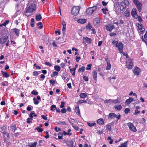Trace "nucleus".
Returning <instances> with one entry per match:
<instances>
[{
    "mask_svg": "<svg viewBox=\"0 0 147 147\" xmlns=\"http://www.w3.org/2000/svg\"><path fill=\"white\" fill-rule=\"evenodd\" d=\"M35 130H37L38 132H42L43 131V129H42L40 128L39 127H36L35 128Z\"/></svg>",
    "mask_w": 147,
    "mask_h": 147,
    "instance_id": "nucleus-34",
    "label": "nucleus"
},
{
    "mask_svg": "<svg viewBox=\"0 0 147 147\" xmlns=\"http://www.w3.org/2000/svg\"><path fill=\"white\" fill-rule=\"evenodd\" d=\"M127 141L125 142L123 144H121V146H119L118 147H127Z\"/></svg>",
    "mask_w": 147,
    "mask_h": 147,
    "instance_id": "nucleus-35",
    "label": "nucleus"
},
{
    "mask_svg": "<svg viewBox=\"0 0 147 147\" xmlns=\"http://www.w3.org/2000/svg\"><path fill=\"white\" fill-rule=\"evenodd\" d=\"M80 9L79 6H75L73 7L71 10V13L74 16L77 15L79 12Z\"/></svg>",
    "mask_w": 147,
    "mask_h": 147,
    "instance_id": "nucleus-6",
    "label": "nucleus"
},
{
    "mask_svg": "<svg viewBox=\"0 0 147 147\" xmlns=\"http://www.w3.org/2000/svg\"><path fill=\"white\" fill-rule=\"evenodd\" d=\"M107 140H110V141L109 142V143L110 144H111L113 143V140L111 138L110 136H109L108 137Z\"/></svg>",
    "mask_w": 147,
    "mask_h": 147,
    "instance_id": "nucleus-55",
    "label": "nucleus"
},
{
    "mask_svg": "<svg viewBox=\"0 0 147 147\" xmlns=\"http://www.w3.org/2000/svg\"><path fill=\"white\" fill-rule=\"evenodd\" d=\"M129 4V2L128 0H124L120 4V9L121 11H123L125 9L127 6Z\"/></svg>",
    "mask_w": 147,
    "mask_h": 147,
    "instance_id": "nucleus-2",
    "label": "nucleus"
},
{
    "mask_svg": "<svg viewBox=\"0 0 147 147\" xmlns=\"http://www.w3.org/2000/svg\"><path fill=\"white\" fill-rule=\"evenodd\" d=\"M107 66L106 68V69L107 70H109L110 69L111 67V65L110 64L109 60H107Z\"/></svg>",
    "mask_w": 147,
    "mask_h": 147,
    "instance_id": "nucleus-25",
    "label": "nucleus"
},
{
    "mask_svg": "<svg viewBox=\"0 0 147 147\" xmlns=\"http://www.w3.org/2000/svg\"><path fill=\"white\" fill-rule=\"evenodd\" d=\"M96 6H93L92 7L88 8L86 10V14L87 15H91L96 10Z\"/></svg>",
    "mask_w": 147,
    "mask_h": 147,
    "instance_id": "nucleus-4",
    "label": "nucleus"
},
{
    "mask_svg": "<svg viewBox=\"0 0 147 147\" xmlns=\"http://www.w3.org/2000/svg\"><path fill=\"white\" fill-rule=\"evenodd\" d=\"M36 10V5L34 3L31 4L27 8L26 12L27 13H31Z\"/></svg>",
    "mask_w": 147,
    "mask_h": 147,
    "instance_id": "nucleus-3",
    "label": "nucleus"
},
{
    "mask_svg": "<svg viewBox=\"0 0 147 147\" xmlns=\"http://www.w3.org/2000/svg\"><path fill=\"white\" fill-rule=\"evenodd\" d=\"M54 68L55 69L57 72L60 71L61 70V68L58 65H55L54 67Z\"/></svg>",
    "mask_w": 147,
    "mask_h": 147,
    "instance_id": "nucleus-27",
    "label": "nucleus"
},
{
    "mask_svg": "<svg viewBox=\"0 0 147 147\" xmlns=\"http://www.w3.org/2000/svg\"><path fill=\"white\" fill-rule=\"evenodd\" d=\"M13 32L15 33L16 35L17 36H18L20 34V30L18 29L17 28H14L12 29Z\"/></svg>",
    "mask_w": 147,
    "mask_h": 147,
    "instance_id": "nucleus-18",
    "label": "nucleus"
},
{
    "mask_svg": "<svg viewBox=\"0 0 147 147\" xmlns=\"http://www.w3.org/2000/svg\"><path fill=\"white\" fill-rule=\"evenodd\" d=\"M93 23L94 26L98 27L100 25V20L98 18H95L93 20Z\"/></svg>",
    "mask_w": 147,
    "mask_h": 147,
    "instance_id": "nucleus-10",
    "label": "nucleus"
},
{
    "mask_svg": "<svg viewBox=\"0 0 147 147\" xmlns=\"http://www.w3.org/2000/svg\"><path fill=\"white\" fill-rule=\"evenodd\" d=\"M34 24V18H32L31 19V22L30 25L32 27H33Z\"/></svg>",
    "mask_w": 147,
    "mask_h": 147,
    "instance_id": "nucleus-42",
    "label": "nucleus"
},
{
    "mask_svg": "<svg viewBox=\"0 0 147 147\" xmlns=\"http://www.w3.org/2000/svg\"><path fill=\"white\" fill-rule=\"evenodd\" d=\"M42 19V17L40 14H37L36 16V20L37 21H40Z\"/></svg>",
    "mask_w": 147,
    "mask_h": 147,
    "instance_id": "nucleus-26",
    "label": "nucleus"
},
{
    "mask_svg": "<svg viewBox=\"0 0 147 147\" xmlns=\"http://www.w3.org/2000/svg\"><path fill=\"white\" fill-rule=\"evenodd\" d=\"M31 93L34 95H36L38 94V93L36 90H34L31 92Z\"/></svg>",
    "mask_w": 147,
    "mask_h": 147,
    "instance_id": "nucleus-44",
    "label": "nucleus"
},
{
    "mask_svg": "<svg viewBox=\"0 0 147 147\" xmlns=\"http://www.w3.org/2000/svg\"><path fill=\"white\" fill-rule=\"evenodd\" d=\"M76 70V68L74 67L73 68L71 69L70 71L71 73H72V75L74 76L75 74V70Z\"/></svg>",
    "mask_w": 147,
    "mask_h": 147,
    "instance_id": "nucleus-28",
    "label": "nucleus"
},
{
    "mask_svg": "<svg viewBox=\"0 0 147 147\" xmlns=\"http://www.w3.org/2000/svg\"><path fill=\"white\" fill-rule=\"evenodd\" d=\"M8 38L7 36H3L0 38V42L2 44H3L7 42Z\"/></svg>",
    "mask_w": 147,
    "mask_h": 147,
    "instance_id": "nucleus-12",
    "label": "nucleus"
},
{
    "mask_svg": "<svg viewBox=\"0 0 147 147\" xmlns=\"http://www.w3.org/2000/svg\"><path fill=\"white\" fill-rule=\"evenodd\" d=\"M106 129L109 131H110L111 130V127L110 125L109 124H107L106 125Z\"/></svg>",
    "mask_w": 147,
    "mask_h": 147,
    "instance_id": "nucleus-53",
    "label": "nucleus"
},
{
    "mask_svg": "<svg viewBox=\"0 0 147 147\" xmlns=\"http://www.w3.org/2000/svg\"><path fill=\"white\" fill-rule=\"evenodd\" d=\"M62 113H65L66 112V110L64 108L61 109V111Z\"/></svg>",
    "mask_w": 147,
    "mask_h": 147,
    "instance_id": "nucleus-61",
    "label": "nucleus"
},
{
    "mask_svg": "<svg viewBox=\"0 0 147 147\" xmlns=\"http://www.w3.org/2000/svg\"><path fill=\"white\" fill-rule=\"evenodd\" d=\"M124 14L126 17H129L130 15L129 12L127 9L124 12Z\"/></svg>",
    "mask_w": 147,
    "mask_h": 147,
    "instance_id": "nucleus-37",
    "label": "nucleus"
},
{
    "mask_svg": "<svg viewBox=\"0 0 147 147\" xmlns=\"http://www.w3.org/2000/svg\"><path fill=\"white\" fill-rule=\"evenodd\" d=\"M96 123L95 122H93L92 123H90L89 122L87 123L88 125L90 127H91L92 126H95L96 125Z\"/></svg>",
    "mask_w": 147,
    "mask_h": 147,
    "instance_id": "nucleus-43",
    "label": "nucleus"
},
{
    "mask_svg": "<svg viewBox=\"0 0 147 147\" xmlns=\"http://www.w3.org/2000/svg\"><path fill=\"white\" fill-rule=\"evenodd\" d=\"M92 66L91 64H89L87 65L88 67L86 68V70H90L91 69V66Z\"/></svg>",
    "mask_w": 147,
    "mask_h": 147,
    "instance_id": "nucleus-56",
    "label": "nucleus"
},
{
    "mask_svg": "<svg viewBox=\"0 0 147 147\" xmlns=\"http://www.w3.org/2000/svg\"><path fill=\"white\" fill-rule=\"evenodd\" d=\"M122 53L123 54V55L125 56L127 58L129 57V56H128V54L127 53H125L124 52H123V51H122V53Z\"/></svg>",
    "mask_w": 147,
    "mask_h": 147,
    "instance_id": "nucleus-60",
    "label": "nucleus"
},
{
    "mask_svg": "<svg viewBox=\"0 0 147 147\" xmlns=\"http://www.w3.org/2000/svg\"><path fill=\"white\" fill-rule=\"evenodd\" d=\"M87 102V101L86 100H79L77 102L78 104H82Z\"/></svg>",
    "mask_w": 147,
    "mask_h": 147,
    "instance_id": "nucleus-51",
    "label": "nucleus"
},
{
    "mask_svg": "<svg viewBox=\"0 0 147 147\" xmlns=\"http://www.w3.org/2000/svg\"><path fill=\"white\" fill-rule=\"evenodd\" d=\"M39 25H40V26H39L38 27L40 29L42 28V27H43V26H42V23L41 22H40L38 23L37 24V26H38Z\"/></svg>",
    "mask_w": 147,
    "mask_h": 147,
    "instance_id": "nucleus-41",
    "label": "nucleus"
},
{
    "mask_svg": "<svg viewBox=\"0 0 147 147\" xmlns=\"http://www.w3.org/2000/svg\"><path fill=\"white\" fill-rule=\"evenodd\" d=\"M85 71V67L84 66H82L78 69V72H84Z\"/></svg>",
    "mask_w": 147,
    "mask_h": 147,
    "instance_id": "nucleus-30",
    "label": "nucleus"
},
{
    "mask_svg": "<svg viewBox=\"0 0 147 147\" xmlns=\"http://www.w3.org/2000/svg\"><path fill=\"white\" fill-rule=\"evenodd\" d=\"M83 78L85 81H87L88 80V77L86 76H83Z\"/></svg>",
    "mask_w": 147,
    "mask_h": 147,
    "instance_id": "nucleus-59",
    "label": "nucleus"
},
{
    "mask_svg": "<svg viewBox=\"0 0 147 147\" xmlns=\"http://www.w3.org/2000/svg\"><path fill=\"white\" fill-rule=\"evenodd\" d=\"M50 82L52 84V86H54L55 83V81L53 79L50 80Z\"/></svg>",
    "mask_w": 147,
    "mask_h": 147,
    "instance_id": "nucleus-54",
    "label": "nucleus"
},
{
    "mask_svg": "<svg viewBox=\"0 0 147 147\" xmlns=\"http://www.w3.org/2000/svg\"><path fill=\"white\" fill-rule=\"evenodd\" d=\"M58 74V73L57 71H53L51 75V77H53L57 75Z\"/></svg>",
    "mask_w": 147,
    "mask_h": 147,
    "instance_id": "nucleus-29",
    "label": "nucleus"
},
{
    "mask_svg": "<svg viewBox=\"0 0 147 147\" xmlns=\"http://www.w3.org/2000/svg\"><path fill=\"white\" fill-rule=\"evenodd\" d=\"M2 134L3 135V138H4V140H6L7 138L5 137V136H7V139H9L10 138L9 134V133H7L6 131H4L2 132Z\"/></svg>",
    "mask_w": 147,
    "mask_h": 147,
    "instance_id": "nucleus-17",
    "label": "nucleus"
},
{
    "mask_svg": "<svg viewBox=\"0 0 147 147\" xmlns=\"http://www.w3.org/2000/svg\"><path fill=\"white\" fill-rule=\"evenodd\" d=\"M131 15L135 18H137L138 15L137 13L136 10V8H133L131 12Z\"/></svg>",
    "mask_w": 147,
    "mask_h": 147,
    "instance_id": "nucleus-11",
    "label": "nucleus"
},
{
    "mask_svg": "<svg viewBox=\"0 0 147 147\" xmlns=\"http://www.w3.org/2000/svg\"><path fill=\"white\" fill-rule=\"evenodd\" d=\"M63 141L65 143L68 147H74V142L72 140L68 141L67 140H64Z\"/></svg>",
    "mask_w": 147,
    "mask_h": 147,
    "instance_id": "nucleus-9",
    "label": "nucleus"
},
{
    "mask_svg": "<svg viewBox=\"0 0 147 147\" xmlns=\"http://www.w3.org/2000/svg\"><path fill=\"white\" fill-rule=\"evenodd\" d=\"M32 119L28 118L27 119V122L28 123H32Z\"/></svg>",
    "mask_w": 147,
    "mask_h": 147,
    "instance_id": "nucleus-47",
    "label": "nucleus"
},
{
    "mask_svg": "<svg viewBox=\"0 0 147 147\" xmlns=\"http://www.w3.org/2000/svg\"><path fill=\"white\" fill-rule=\"evenodd\" d=\"M1 73L2 74L4 78H8L10 76L9 74H8L7 72L4 71H1Z\"/></svg>",
    "mask_w": 147,
    "mask_h": 147,
    "instance_id": "nucleus-21",
    "label": "nucleus"
},
{
    "mask_svg": "<svg viewBox=\"0 0 147 147\" xmlns=\"http://www.w3.org/2000/svg\"><path fill=\"white\" fill-rule=\"evenodd\" d=\"M33 74V76L36 77L37 76L38 74V71H34Z\"/></svg>",
    "mask_w": 147,
    "mask_h": 147,
    "instance_id": "nucleus-58",
    "label": "nucleus"
},
{
    "mask_svg": "<svg viewBox=\"0 0 147 147\" xmlns=\"http://www.w3.org/2000/svg\"><path fill=\"white\" fill-rule=\"evenodd\" d=\"M97 73L96 71L94 70L92 71V75L95 82L96 83L97 80Z\"/></svg>",
    "mask_w": 147,
    "mask_h": 147,
    "instance_id": "nucleus-16",
    "label": "nucleus"
},
{
    "mask_svg": "<svg viewBox=\"0 0 147 147\" xmlns=\"http://www.w3.org/2000/svg\"><path fill=\"white\" fill-rule=\"evenodd\" d=\"M72 126L73 127L76 131L78 130L79 127L77 126L74 125L73 123L72 124Z\"/></svg>",
    "mask_w": 147,
    "mask_h": 147,
    "instance_id": "nucleus-45",
    "label": "nucleus"
},
{
    "mask_svg": "<svg viewBox=\"0 0 147 147\" xmlns=\"http://www.w3.org/2000/svg\"><path fill=\"white\" fill-rule=\"evenodd\" d=\"M140 31V34H142L144 33L145 30V28H143V27H142L141 29H138Z\"/></svg>",
    "mask_w": 147,
    "mask_h": 147,
    "instance_id": "nucleus-48",
    "label": "nucleus"
},
{
    "mask_svg": "<svg viewBox=\"0 0 147 147\" xmlns=\"http://www.w3.org/2000/svg\"><path fill=\"white\" fill-rule=\"evenodd\" d=\"M113 113H109L108 117V119H113Z\"/></svg>",
    "mask_w": 147,
    "mask_h": 147,
    "instance_id": "nucleus-38",
    "label": "nucleus"
},
{
    "mask_svg": "<svg viewBox=\"0 0 147 147\" xmlns=\"http://www.w3.org/2000/svg\"><path fill=\"white\" fill-rule=\"evenodd\" d=\"M10 130L13 133L15 132L16 130L17 129L16 125L15 124L12 123L10 126Z\"/></svg>",
    "mask_w": 147,
    "mask_h": 147,
    "instance_id": "nucleus-15",
    "label": "nucleus"
},
{
    "mask_svg": "<svg viewBox=\"0 0 147 147\" xmlns=\"http://www.w3.org/2000/svg\"><path fill=\"white\" fill-rule=\"evenodd\" d=\"M132 61V59H128L127 60L126 62V66L129 69H132L134 66Z\"/></svg>",
    "mask_w": 147,
    "mask_h": 147,
    "instance_id": "nucleus-5",
    "label": "nucleus"
},
{
    "mask_svg": "<svg viewBox=\"0 0 147 147\" xmlns=\"http://www.w3.org/2000/svg\"><path fill=\"white\" fill-rule=\"evenodd\" d=\"M97 123L98 124L102 125L104 124V121L102 118H100L97 120Z\"/></svg>",
    "mask_w": 147,
    "mask_h": 147,
    "instance_id": "nucleus-23",
    "label": "nucleus"
},
{
    "mask_svg": "<svg viewBox=\"0 0 147 147\" xmlns=\"http://www.w3.org/2000/svg\"><path fill=\"white\" fill-rule=\"evenodd\" d=\"M136 26L138 27V29H141L142 27H144V26L142 24L141 22H140L138 23H137L136 24Z\"/></svg>",
    "mask_w": 147,
    "mask_h": 147,
    "instance_id": "nucleus-31",
    "label": "nucleus"
},
{
    "mask_svg": "<svg viewBox=\"0 0 147 147\" xmlns=\"http://www.w3.org/2000/svg\"><path fill=\"white\" fill-rule=\"evenodd\" d=\"M137 18H138V20L140 22H141L143 21L142 18L140 16H138Z\"/></svg>",
    "mask_w": 147,
    "mask_h": 147,
    "instance_id": "nucleus-63",
    "label": "nucleus"
},
{
    "mask_svg": "<svg viewBox=\"0 0 147 147\" xmlns=\"http://www.w3.org/2000/svg\"><path fill=\"white\" fill-rule=\"evenodd\" d=\"M112 43L118 49L119 53H122L123 51V45L122 42H119L118 43V41H115L114 40H113Z\"/></svg>",
    "mask_w": 147,
    "mask_h": 147,
    "instance_id": "nucleus-1",
    "label": "nucleus"
},
{
    "mask_svg": "<svg viewBox=\"0 0 147 147\" xmlns=\"http://www.w3.org/2000/svg\"><path fill=\"white\" fill-rule=\"evenodd\" d=\"M87 96L86 93H81L80 95V97L82 98H84Z\"/></svg>",
    "mask_w": 147,
    "mask_h": 147,
    "instance_id": "nucleus-32",
    "label": "nucleus"
},
{
    "mask_svg": "<svg viewBox=\"0 0 147 147\" xmlns=\"http://www.w3.org/2000/svg\"><path fill=\"white\" fill-rule=\"evenodd\" d=\"M133 3L136 5V7L139 12H141L142 10V5L138 0H134Z\"/></svg>",
    "mask_w": 147,
    "mask_h": 147,
    "instance_id": "nucleus-7",
    "label": "nucleus"
},
{
    "mask_svg": "<svg viewBox=\"0 0 147 147\" xmlns=\"http://www.w3.org/2000/svg\"><path fill=\"white\" fill-rule=\"evenodd\" d=\"M1 84L3 86H7L8 85V82L7 81L3 82Z\"/></svg>",
    "mask_w": 147,
    "mask_h": 147,
    "instance_id": "nucleus-52",
    "label": "nucleus"
},
{
    "mask_svg": "<svg viewBox=\"0 0 147 147\" xmlns=\"http://www.w3.org/2000/svg\"><path fill=\"white\" fill-rule=\"evenodd\" d=\"M101 10L102 11L103 13L105 14L107 13V11H108V10L106 7L102 8V9H101Z\"/></svg>",
    "mask_w": 147,
    "mask_h": 147,
    "instance_id": "nucleus-36",
    "label": "nucleus"
},
{
    "mask_svg": "<svg viewBox=\"0 0 147 147\" xmlns=\"http://www.w3.org/2000/svg\"><path fill=\"white\" fill-rule=\"evenodd\" d=\"M54 129H55V130L57 132L58 131H60L61 130V129L60 128H57V127H55Z\"/></svg>",
    "mask_w": 147,
    "mask_h": 147,
    "instance_id": "nucleus-64",
    "label": "nucleus"
},
{
    "mask_svg": "<svg viewBox=\"0 0 147 147\" xmlns=\"http://www.w3.org/2000/svg\"><path fill=\"white\" fill-rule=\"evenodd\" d=\"M62 26L63 28L62 30L63 33L64 34L65 33V31L66 28V24L64 20L62 21Z\"/></svg>",
    "mask_w": 147,
    "mask_h": 147,
    "instance_id": "nucleus-20",
    "label": "nucleus"
},
{
    "mask_svg": "<svg viewBox=\"0 0 147 147\" xmlns=\"http://www.w3.org/2000/svg\"><path fill=\"white\" fill-rule=\"evenodd\" d=\"M84 41L85 43H87L88 44L91 43L92 42V39L91 38H89L87 37H83V38Z\"/></svg>",
    "mask_w": 147,
    "mask_h": 147,
    "instance_id": "nucleus-13",
    "label": "nucleus"
},
{
    "mask_svg": "<svg viewBox=\"0 0 147 147\" xmlns=\"http://www.w3.org/2000/svg\"><path fill=\"white\" fill-rule=\"evenodd\" d=\"M129 129L134 132H136L137 131V129L133 124L131 122H129L127 124Z\"/></svg>",
    "mask_w": 147,
    "mask_h": 147,
    "instance_id": "nucleus-8",
    "label": "nucleus"
},
{
    "mask_svg": "<svg viewBox=\"0 0 147 147\" xmlns=\"http://www.w3.org/2000/svg\"><path fill=\"white\" fill-rule=\"evenodd\" d=\"M9 22V21L8 20H6L1 25V26H5L7 24H8Z\"/></svg>",
    "mask_w": 147,
    "mask_h": 147,
    "instance_id": "nucleus-40",
    "label": "nucleus"
},
{
    "mask_svg": "<svg viewBox=\"0 0 147 147\" xmlns=\"http://www.w3.org/2000/svg\"><path fill=\"white\" fill-rule=\"evenodd\" d=\"M114 108L118 111L120 110L122 108L121 105H119L117 106H114Z\"/></svg>",
    "mask_w": 147,
    "mask_h": 147,
    "instance_id": "nucleus-33",
    "label": "nucleus"
},
{
    "mask_svg": "<svg viewBox=\"0 0 147 147\" xmlns=\"http://www.w3.org/2000/svg\"><path fill=\"white\" fill-rule=\"evenodd\" d=\"M65 102H61V105L60 106V107L61 108H63L65 106Z\"/></svg>",
    "mask_w": 147,
    "mask_h": 147,
    "instance_id": "nucleus-62",
    "label": "nucleus"
},
{
    "mask_svg": "<svg viewBox=\"0 0 147 147\" xmlns=\"http://www.w3.org/2000/svg\"><path fill=\"white\" fill-rule=\"evenodd\" d=\"M37 143L36 142H35L33 143L31 145L29 146V147H36V145Z\"/></svg>",
    "mask_w": 147,
    "mask_h": 147,
    "instance_id": "nucleus-46",
    "label": "nucleus"
},
{
    "mask_svg": "<svg viewBox=\"0 0 147 147\" xmlns=\"http://www.w3.org/2000/svg\"><path fill=\"white\" fill-rule=\"evenodd\" d=\"M34 103L35 105H37L39 103V101L36 99L35 97H34L33 98Z\"/></svg>",
    "mask_w": 147,
    "mask_h": 147,
    "instance_id": "nucleus-39",
    "label": "nucleus"
},
{
    "mask_svg": "<svg viewBox=\"0 0 147 147\" xmlns=\"http://www.w3.org/2000/svg\"><path fill=\"white\" fill-rule=\"evenodd\" d=\"M75 111L78 115H80V111L79 106L76 107L75 108Z\"/></svg>",
    "mask_w": 147,
    "mask_h": 147,
    "instance_id": "nucleus-24",
    "label": "nucleus"
},
{
    "mask_svg": "<svg viewBox=\"0 0 147 147\" xmlns=\"http://www.w3.org/2000/svg\"><path fill=\"white\" fill-rule=\"evenodd\" d=\"M109 26L110 31L112 30L114 28H115L114 26L112 24H109Z\"/></svg>",
    "mask_w": 147,
    "mask_h": 147,
    "instance_id": "nucleus-57",
    "label": "nucleus"
},
{
    "mask_svg": "<svg viewBox=\"0 0 147 147\" xmlns=\"http://www.w3.org/2000/svg\"><path fill=\"white\" fill-rule=\"evenodd\" d=\"M134 100L133 98L131 97H129V99L126 100L125 104L126 105H129Z\"/></svg>",
    "mask_w": 147,
    "mask_h": 147,
    "instance_id": "nucleus-19",
    "label": "nucleus"
},
{
    "mask_svg": "<svg viewBox=\"0 0 147 147\" xmlns=\"http://www.w3.org/2000/svg\"><path fill=\"white\" fill-rule=\"evenodd\" d=\"M56 109V106L55 105H53L51 106V111H54Z\"/></svg>",
    "mask_w": 147,
    "mask_h": 147,
    "instance_id": "nucleus-50",
    "label": "nucleus"
},
{
    "mask_svg": "<svg viewBox=\"0 0 147 147\" xmlns=\"http://www.w3.org/2000/svg\"><path fill=\"white\" fill-rule=\"evenodd\" d=\"M130 109L129 108H126L125 109L124 112L125 114H127L130 112Z\"/></svg>",
    "mask_w": 147,
    "mask_h": 147,
    "instance_id": "nucleus-49",
    "label": "nucleus"
},
{
    "mask_svg": "<svg viewBox=\"0 0 147 147\" xmlns=\"http://www.w3.org/2000/svg\"><path fill=\"white\" fill-rule=\"evenodd\" d=\"M140 69L138 67L135 68L134 70V74L136 76H138L140 74Z\"/></svg>",
    "mask_w": 147,
    "mask_h": 147,
    "instance_id": "nucleus-14",
    "label": "nucleus"
},
{
    "mask_svg": "<svg viewBox=\"0 0 147 147\" xmlns=\"http://www.w3.org/2000/svg\"><path fill=\"white\" fill-rule=\"evenodd\" d=\"M77 22L81 24H84L86 22V20L84 19H78L77 20Z\"/></svg>",
    "mask_w": 147,
    "mask_h": 147,
    "instance_id": "nucleus-22",
    "label": "nucleus"
}]
</instances>
